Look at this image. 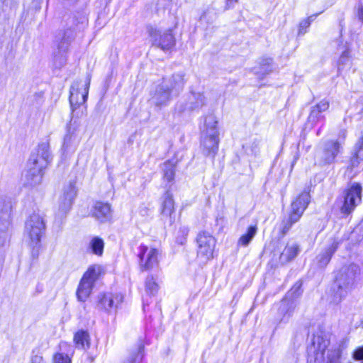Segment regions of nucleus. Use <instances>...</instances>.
<instances>
[{"label":"nucleus","mask_w":363,"mask_h":363,"mask_svg":"<svg viewBox=\"0 0 363 363\" xmlns=\"http://www.w3.org/2000/svg\"><path fill=\"white\" fill-rule=\"evenodd\" d=\"M345 59H346V58H345V57H343V56H342V57L340 58V60H345Z\"/></svg>","instance_id":"c9c22d12"},{"label":"nucleus","mask_w":363,"mask_h":363,"mask_svg":"<svg viewBox=\"0 0 363 363\" xmlns=\"http://www.w3.org/2000/svg\"><path fill=\"white\" fill-rule=\"evenodd\" d=\"M341 143L330 140L326 143L324 148V158L326 162L330 163L334 161L335 157L340 152Z\"/></svg>","instance_id":"dca6fc26"},{"label":"nucleus","mask_w":363,"mask_h":363,"mask_svg":"<svg viewBox=\"0 0 363 363\" xmlns=\"http://www.w3.org/2000/svg\"><path fill=\"white\" fill-rule=\"evenodd\" d=\"M160 250L152 245H142L139 247L138 257L142 271H150L159 265Z\"/></svg>","instance_id":"6e6552de"},{"label":"nucleus","mask_w":363,"mask_h":363,"mask_svg":"<svg viewBox=\"0 0 363 363\" xmlns=\"http://www.w3.org/2000/svg\"><path fill=\"white\" fill-rule=\"evenodd\" d=\"M164 182H172L174 179L176 172V163L171 161H166L162 165Z\"/></svg>","instance_id":"6ab92c4d"},{"label":"nucleus","mask_w":363,"mask_h":363,"mask_svg":"<svg viewBox=\"0 0 363 363\" xmlns=\"http://www.w3.org/2000/svg\"><path fill=\"white\" fill-rule=\"evenodd\" d=\"M90 85V79H86L84 82L75 83L70 90L69 101L72 106L76 108L77 106L84 104L86 101Z\"/></svg>","instance_id":"f8f14e48"},{"label":"nucleus","mask_w":363,"mask_h":363,"mask_svg":"<svg viewBox=\"0 0 363 363\" xmlns=\"http://www.w3.org/2000/svg\"><path fill=\"white\" fill-rule=\"evenodd\" d=\"M360 274V268L357 264L343 267L339 272L336 281L338 285L339 301L345 297L356 284Z\"/></svg>","instance_id":"423d86ee"},{"label":"nucleus","mask_w":363,"mask_h":363,"mask_svg":"<svg viewBox=\"0 0 363 363\" xmlns=\"http://www.w3.org/2000/svg\"><path fill=\"white\" fill-rule=\"evenodd\" d=\"M218 120L213 114L208 115L205 119L202 134L219 135L217 129Z\"/></svg>","instance_id":"a211bd4d"},{"label":"nucleus","mask_w":363,"mask_h":363,"mask_svg":"<svg viewBox=\"0 0 363 363\" xmlns=\"http://www.w3.org/2000/svg\"><path fill=\"white\" fill-rule=\"evenodd\" d=\"M76 195L77 189L74 184L70 183L64 187L57 202V213L59 216H62L68 213Z\"/></svg>","instance_id":"ddd939ff"},{"label":"nucleus","mask_w":363,"mask_h":363,"mask_svg":"<svg viewBox=\"0 0 363 363\" xmlns=\"http://www.w3.org/2000/svg\"><path fill=\"white\" fill-rule=\"evenodd\" d=\"M140 359H141V354H140V351L139 350L136 357L133 359H131L128 363H135L136 360Z\"/></svg>","instance_id":"2f4dec72"},{"label":"nucleus","mask_w":363,"mask_h":363,"mask_svg":"<svg viewBox=\"0 0 363 363\" xmlns=\"http://www.w3.org/2000/svg\"><path fill=\"white\" fill-rule=\"evenodd\" d=\"M257 228L256 225L250 226L247 233L242 235L238 241V245L246 247L257 234Z\"/></svg>","instance_id":"b1692460"},{"label":"nucleus","mask_w":363,"mask_h":363,"mask_svg":"<svg viewBox=\"0 0 363 363\" xmlns=\"http://www.w3.org/2000/svg\"><path fill=\"white\" fill-rule=\"evenodd\" d=\"M329 101L326 99L320 101L318 104L314 106L311 111V118H318L320 113L327 111L329 108Z\"/></svg>","instance_id":"393cba45"},{"label":"nucleus","mask_w":363,"mask_h":363,"mask_svg":"<svg viewBox=\"0 0 363 363\" xmlns=\"http://www.w3.org/2000/svg\"><path fill=\"white\" fill-rule=\"evenodd\" d=\"M45 230V219L39 212H33L25 223L24 234L31 246L38 245Z\"/></svg>","instance_id":"39448f33"},{"label":"nucleus","mask_w":363,"mask_h":363,"mask_svg":"<svg viewBox=\"0 0 363 363\" xmlns=\"http://www.w3.org/2000/svg\"><path fill=\"white\" fill-rule=\"evenodd\" d=\"M92 216L101 222L109 220L111 217V205L101 201L96 202L93 207Z\"/></svg>","instance_id":"2eb2a0df"},{"label":"nucleus","mask_w":363,"mask_h":363,"mask_svg":"<svg viewBox=\"0 0 363 363\" xmlns=\"http://www.w3.org/2000/svg\"><path fill=\"white\" fill-rule=\"evenodd\" d=\"M74 342L76 347L79 349H86L89 347V335L85 331H79L75 333Z\"/></svg>","instance_id":"412c9836"},{"label":"nucleus","mask_w":363,"mask_h":363,"mask_svg":"<svg viewBox=\"0 0 363 363\" xmlns=\"http://www.w3.org/2000/svg\"><path fill=\"white\" fill-rule=\"evenodd\" d=\"M102 272L103 268L101 265L93 264L89 267L83 274L76 291L78 301L84 302L88 299L92 292L95 282Z\"/></svg>","instance_id":"7ed1b4c3"},{"label":"nucleus","mask_w":363,"mask_h":363,"mask_svg":"<svg viewBox=\"0 0 363 363\" xmlns=\"http://www.w3.org/2000/svg\"><path fill=\"white\" fill-rule=\"evenodd\" d=\"M238 2V0H227V6H230V4Z\"/></svg>","instance_id":"f704fd0d"},{"label":"nucleus","mask_w":363,"mask_h":363,"mask_svg":"<svg viewBox=\"0 0 363 363\" xmlns=\"http://www.w3.org/2000/svg\"><path fill=\"white\" fill-rule=\"evenodd\" d=\"M299 252V247L296 244L287 245L283 250L280 259L282 262H288L294 259Z\"/></svg>","instance_id":"aec40b11"},{"label":"nucleus","mask_w":363,"mask_h":363,"mask_svg":"<svg viewBox=\"0 0 363 363\" xmlns=\"http://www.w3.org/2000/svg\"><path fill=\"white\" fill-rule=\"evenodd\" d=\"M362 186L359 183L352 184L345 191L343 203L340 211L344 214H350L362 201Z\"/></svg>","instance_id":"9d476101"},{"label":"nucleus","mask_w":363,"mask_h":363,"mask_svg":"<svg viewBox=\"0 0 363 363\" xmlns=\"http://www.w3.org/2000/svg\"><path fill=\"white\" fill-rule=\"evenodd\" d=\"M53 363H71V359L67 354L57 353L54 356Z\"/></svg>","instance_id":"c756f323"},{"label":"nucleus","mask_w":363,"mask_h":363,"mask_svg":"<svg viewBox=\"0 0 363 363\" xmlns=\"http://www.w3.org/2000/svg\"><path fill=\"white\" fill-rule=\"evenodd\" d=\"M104 247V242L102 239L94 237L89 242V248L92 252L98 256H101L103 254Z\"/></svg>","instance_id":"bb28decb"},{"label":"nucleus","mask_w":363,"mask_h":363,"mask_svg":"<svg viewBox=\"0 0 363 363\" xmlns=\"http://www.w3.org/2000/svg\"><path fill=\"white\" fill-rule=\"evenodd\" d=\"M146 291L150 294H155L158 290V285L152 277H147L145 282Z\"/></svg>","instance_id":"c85d7f7f"},{"label":"nucleus","mask_w":363,"mask_h":363,"mask_svg":"<svg viewBox=\"0 0 363 363\" xmlns=\"http://www.w3.org/2000/svg\"><path fill=\"white\" fill-rule=\"evenodd\" d=\"M310 199L309 193L304 191L293 200L289 218L281 223L280 230L282 235L286 234L292 225L300 220L310 203Z\"/></svg>","instance_id":"f03ea898"},{"label":"nucleus","mask_w":363,"mask_h":363,"mask_svg":"<svg viewBox=\"0 0 363 363\" xmlns=\"http://www.w3.org/2000/svg\"><path fill=\"white\" fill-rule=\"evenodd\" d=\"M359 19L363 22V6L359 10Z\"/></svg>","instance_id":"72a5a7b5"},{"label":"nucleus","mask_w":363,"mask_h":363,"mask_svg":"<svg viewBox=\"0 0 363 363\" xmlns=\"http://www.w3.org/2000/svg\"><path fill=\"white\" fill-rule=\"evenodd\" d=\"M197 256L203 261H208L213 258L216 245V240L208 232L203 231L196 238Z\"/></svg>","instance_id":"1a4fd4ad"},{"label":"nucleus","mask_w":363,"mask_h":363,"mask_svg":"<svg viewBox=\"0 0 363 363\" xmlns=\"http://www.w3.org/2000/svg\"><path fill=\"white\" fill-rule=\"evenodd\" d=\"M148 35L152 44L162 50H169L175 45V39L171 30L162 32L152 26L147 27Z\"/></svg>","instance_id":"9b49d317"},{"label":"nucleus","mask_w":363,"mask_h":363,"mask_svg":"<svg viewBox=\"0 0 363 363\" xmlns=\"http://www.w3.org/2000/svg\"><path fill=\"white\" fill-rule=\"evenodd\" d=\"M313 345L315 348V360L321 363H341L342 351L340 348L328 349L330 341L323 336H315Z\"/></svg>","instance_id":"20e7f679"},{"label":"nucleus","mask_w":363,"mask_h":363,"mask_svg":"<svg viewBox=\"0 0 363 363\" xmlns=\"http://www.w3.org/2000/svg\"><path fill=\"white\" fill-rule=\"evenodd\" d=\"M363 363V362H362Z\"/></svg>","instance_id":"e433bc0d"},{"label":"nucleus","mask_w":363,"mask_h":363,"mask_svg":"<svg viewBox=\"0 0 363 363\" xmlns=\"http://www.w3.org/2000/svg\"><path fill=\"white\" fill-rule=\"evenodd\" d=\"M181 80L178 82L175 79H164L158 84L152 96V103L157 106L166 105L170 100L171 94L175 90L181 89Z\"/></svg>","instance_id":"0eeeda50"},{"label":"nucleus","mask_w":363,"mask_h":363,"mask_svg":"<svg viewBox=\"0 0 363 363\" xmlns=\"http://www.w3.org/2000/svg\"><path fill=\"white\" fill-rule=\"evenodd\" d=\"M356 160V162H359V160H363V136L361 137L356 144L354 157L352 159V162L354 163Z\"/></svg>","instance_id":"cd10ccee"},{"label":"nucleus","mask_w":363,"mask_h":363,"mask_svg":"<svg viewBox=\"0 0 363 363\" xmlns=\"http://www.w3.org/2000/svg\"><path fill=\"white\" fill-rule=\"evenodd\" d=\"M337 248V243L333 242L332 245L329 247L328 249H326L324 252L319 255L318 259L320 266L324 267L329 262L332 255L336 251Z\"/></svg>","instance_id":"5701e85b"},{"label":"nucleus","mask_w":363,"mask_h":363,"mask_svg":"<svg viewBox=\"0 0 363 363\" xmlns=\"http://www.w3.org/2000/svg\"><path fill=\"white\" fill-rule=\"evenodd\" d=\"M347 135V131L345 130H342L340 133L339 138H342L344 140L346 138Z\"/></svg>","instance_id":"473e14b6"},{"label":"nucleus","mask_w":363,"mask_h":363,"mask_svg":"<svg viewBox=\"0 0 363 363\" xmlns=\"http://www.w3.org/2000/svg\"><path fill=\"white\" fill-rule=\"evenodd\" d=\"M202 144L208 154L216 153L218 149V135L202 134Z\"/></svg>","instance_id":"f3484780"},{"label":"nucleus","mask_w":363,"mask_h":363,"mask_svg":"<svg viewBox=\"0 0 363 363\" xmlns=\"http://www.w3.org/2000/svg\"><path fill=\"white\" fill-rule=\"evenodd\" d=\"M50 160L49 145L48 143L40 144L28 160V169L26 175L28 184L35 186L41 182L43 171L48 167Z\"/></svg>","instance_id":"f257e3e1"},{"label":"nucleus","mask_w":363,"mask_h":363,"mask_svg":"<svg viewBox=\"0 0 363 363\" xmlns=\"http://www.w3.org/2000/svg\"><path fill=\"white\" fill-rule=\"evenodd\" d=\"M174 212V205L172 196L167 194L164 196L162 204V214L164 216L172 218V215Z\"/></svg>","instance_id":"4be33fe9"},{"label":"nucleus","mask_w":363,"mask_h":363,"mask_svg":"<svg viewBox=\"0 0 363 363\" xmlns=\"http://www.w3.org/2000/svg\"><path fill=\"white\" fill-rule=\"evenodd\" d=\"M99 307L101 309L110 312L113 308H116L118 303L123 301V297L119 294L115 295L108 294H101L99 295Z\"/></svg>","instance_id":"4468645a"},{"label":"nucleus","mask_w":363,"mask_h":363,"mask_svg":"<svg viewBox=\"0 0 363 363\" xmlns=\"http://www.w3.org/2000/svg\"><path fill=\"white\" fill-rule=\"evenodd\" d=\"M353 357L356 360L363 359V347H358L353 354Z\"/></svg>","instance_id":"7c9ffc66"},{"label":"nucleus","mask_w":363,"mask_h":363,"mask_svg":"<svg viewBox=\"0 0 363 363\" xmlns=\"http://www.w3.org/2000/svg\"><path fill=\"white\" fill-rule=\"evenodd\" d=\"M11 206L9 201L4 198H0V220L9 223L10 217Z\"/></svg>","instance_id":"a878e982"}]
</instances>
